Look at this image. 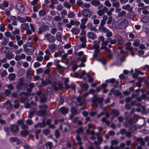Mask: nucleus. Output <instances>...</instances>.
<instances>
[{
  "label": "nucleus",
  "instance_id": "obj_21",
  "mask_svg": "<svg viewBox=\"0 0 149 149\" xmlns=\"http://www.w3.org/2000/svg\"><path fill=\"white\" fill-rule=\"evenodd\" d=\"M1 52L3 54H7L9 52V48L8 47H2L0 49Z\"/></svg>",
  "mask_w": 149,
  "mask_h": 149
},
{
  "label": "nucleus",
  "instance_id": "obj_63",
  "mask_svg": "<svg viewBox=\"0 0 149 149\" xmlns=\"http://www.w3.org/2000/svg\"><path fill=\"white\" fill-rule=\"evenodd\" d=\"M20 31L19 29H16L14 30V31H12V33L14 35H15L16 34H18L19 33Z\"/></svg>",
  "mask_w": 149,
  "mask_h": 149
},
{
  "label": "nucleus",
  "instance_id": "obj_31",
  "mask_svg": "<svg viewBox=\"0 0 149 149\" xmlns=\"http://www.w3.org/2000/svg\"><path fill=\"white\" fill-rule=\"evenodd\" d=\"M48 48L51 52H53L56 49V45L54 43H52L49 46Z\"/></svg>",
  "mask_w": 149,
  "mask_h": 149
},
{
  "label": "nucleus",
  "instance_id": "obj_56",
  "mask_svg": "<svg viewBox=\"0 0 149 149\" xmlns=\"http://www.w3.org/2000/svg\"><path fill=\"white\" fill-rule=\"evenodd\" d=\"M45 145L47 147H49V149H52L53 146L52 143L51 142H47L45 144Z\"/></svg>",
  "mask_w": 149,
  "mask_h": 149
},
{
  "label": "nucleus",
  "instance_id": "obj_15",
  "mask_svg": "<svg viewBox=\"0 0 149 149\" xmlns=\"http://www.w3.org/2000/svg\"><path fill=\"white\" fill-rule=\"evenodd\" d=\"M29 25L31 30L29 28V29L26 31V33L27 35H31L32 34V32H35V27L33 24L30 23Z\"/></svg>",
  "mask_w": 149,
  "mask_h": 149
},
{
  "label": "nucleus",
  "instance_id": "obj_10",
  "mask_svg": "<svg viewBox=\"0 0 149 149\" xmlns=\"http://www.w3.org/2000/svg\"><path fill=\"white\" fill-rule=\"evenodd\" d=\"M52 87L55 91H57L59 89L63 88L62 85L60 83H56V82H53L52 84Z\"/></svg>",
  "mask_w": 149,
  "mask_h": 149
},
{
  "label": "nucleus",
  "instance_id": "obj_29",
  "mask_svg": "<svg viewBox=\"0 0 149 149\" xmlns=\"http://www.w3.org/2000/svg\"><path fill=\"white\" fill-rule=\"evenodd\" d=\"M122 8L125 10H127L130 12L132 10V8L130 6V5L129 4L122 6Z\"/></svg>",
  "mask_w": 149,
  "mask_h": 149
},
{
  "label": "nucleus",
  "instance_id": "obj_39",
  "mask_svg": "<svg viewBox=\"0 0 149 149\" xmlns=\"http://www.w3.org/2000/svg\"><path fill=\"white\" fill-rule=\"evenodd\" d=\"M114 8L113 7L110 8L109 10H108V9L107 8V11H106L107 14L109 16H111L112 13L114 11Z\"/></svg>",
  "mask_w": 149,
  "mask_h": 149
},
{
  "label": "nucleus",
  "instance_id": "obj_49",
  "mask_svg": "<svg viewBox=\"0 0 149 149\" xmlns=\"http://www.w3.org/2000/svg\"><path fill=\"white\" fill-rule=\"evenodd\" d=\"M91 135V139L93 140L95 139L96 138V134H95L94 132L93 131H91L90 132L88 133Z\"/></svg>",
  "mask_w": 149,
  "mask_h": 149
},
{
  "label": "nucleus",
  "instance_id": "obj_52",
  "mask_svg": "<svg viewBox=\"0 0 149 149\" xmlns=\"http://www.w3.org/2000/svg\"><path fill=\"white\" fill-rule=\"evenodd\" d=\"M23 85V84L22 82H19L16 86V87L18 89H21L22 88Z\"/></svg>",
  "mask_w": 149,
  "mask_h": 149
},
{
  "label": "nucleus",
  "instance_id": "obj_28",
  "mask_svg": "<svg viewBox=\"0 0 149 149\" xmlns=\"http://www.w3.org/2000/svg\"><path fill=\"white\" fill-rule=\"evenodd\" d=\"M118 44H121L123 42V40L121 36L119 34H116L114 37Z\"/></svg>",
  "mask_w": 149,
  "mask_h": 149
},
{
  "label": "nucleus",
  "instance_id": "obj_59",
  "mask_svg": "<svg viewBox=\"0 0 149 149\" xmlns=\"http://www.w3.org/2000/svg\"><path fill=\"white\" fill-rule=\"evenodd\" d=\"M46 100V97L44 95H42L40 97V102L42 103L45 102Z\"/></svg>",
  "mask_w": 149,
  "mask_h": 149
},
{
  "label": "nucleus",
  "instance_id": "obj_13",
  "mask_svg": "<svg viewBox=\"0 0 149 149\" xmlns=\"http://www.w3.org/2000/svg\"><path fill=\"white\" fill-rule=\"evenodd\" d=\"M34 51V47L32 45H31L27 48L24 52L27 55H31Z\"/></svg>",
  "mask_w": 149,
  "mask_h": 149
},
{
  "label": "nucleus",
  "instance_id": "obj_8",
  "mask_svg": "<svg viewBox=\"0 0 149 149\" xmlns=\"http://www.w3.org/2000/svg\"><path fill=\"white\" fill-rule=\"evenodd\" d=\"M19 129V126L16 124H11L10 125V129L13 133L16 134L18 132Z\"/></svg>",
  "mask_w": 149,
  "mask_h": 149
},
{
  "label": "nucleus",
  "instance_id": "obj_47",
  "mask_svg": "<svg viewBox=\"0 0 149 149\" xmlns=\"http://www.w3.org/2000/svg\"><path fill=\"white\" fill-rule=\"evenodd\" d=\"M43 133L45 135H47L50 133V130L48 129H45L43 130Z\"/></svg>",
  "mask_w": 149,
  "mask_h": 149
},
{
  "label": "nucleus",
  "instance_id": "obj_36",
  "mask_svg": "<svg viewBox=\"0 0 149 149\" xmlns=\"http://www.w3.org/2000/svg\"><path fill=\"white\" fill-rule=\"evenodd\" d=\"M12 9L13 8L11 7H10L8 8H7L5 10L6 14L7 17H9L10 15V11L12 10Z\"/></svg>",
  "mask_w": 149,
  "mask_h": 149
},
{
  "label": "nucleus",
  "instance_id": "obj_61",
  "mask_svg": "<svg viewBox=\"0 0 149 149\" xmlns=\"http://www.w3.org/2000/svg\"><path fill=\"white\" fill-rule=\"evenodd\" d=\"M23 51V49L22 48H20L19 49H16L14 51V53L16 54H19L21 53Z\"/></svg>",
  "mask_w": 149,
  "mask_h": 149
},
{
  "label": "nucleus",
  "instance_id": "obj_62",
  "mask_svg": "<svg viewBox=\"0 0 149 149\" xmlns=\"http://www.w3.org/2000/svg\"><path fill=\"white\" fill-rule=\"evenodd\" d=\"M71 111L72 113L74 114H77L78 113L77 111L75 108L74 107H72L71 108Z\"/></svg>",
  "mask_w": 149,
  "mask_h": 149
},
{
  "label": "nucleus",
  "instance_id": "obj_57",
  "mask_svg": "<svg viewBox=\"0 0 149 149\" xmlns=\"http://www.w3.org/2000/svg\"><path fill=\"white\" fill-rule=\"evenodd\" d=\"M98 61L101 62L103 65H104L106 63L107 61L104 58H100L98 59Z\"/></svg>",
  "mask_w": 149,
  "mask_h": 149
},
{
  "label": "nucleus",
  "instance_id": "obj_35",
  "mask_svg": "<svg viewBox=\"0 0 149 149\" xmlns=\"http://www.w3.org/2000/svg\"><path fill=\"white\" fill-rule=\"evenodd\" d=\"M51 84V81L50 79H47L45 80L42 81V84L43 86H46L48 84Z\"/></svg>",
  "mask_w": 149,
  "mask_h": 149
},
{
  "label": "nucleus",
  "instance_id": "obj_44",
  "mask_svg": "<svg viewBox=\"0 0 149 149\" xmlns=\"http://www.w3.org/2000/svg\"><path fill=\"white\" fill-rule=\"evenodd\" d=\"M56 38L57 40L61 42V33L59 32H58L56 35Z\"/></svg>",
  "mask_w": 149,
  "mask_h": 149
},
{
  "label": "nucleus",
  "instance_id": "obj_7",
  "mask_svg": "<svg viewBox=\"0 0 149 149\" xmlns=\"http://www.w3.org/2000/svg\"><path fill=\"white\" fill-rule=\"evenodd\" d=\"M45 38L48 42L52 43L55 41V38L50 33H47L45 36Z\"/></svg>",
  "mask_w": 149,
  "mask_h": 149
},
{
  "label": "nucleus",
  "instance_id": "obj_45",
  "mask_svg": "<svg viewBox=\"0 0 149 149\" xmlns=\"http://www.w3.org/2000/svg\"><path fill=\"white\" fill-rule=\"evenodd\" d=\"M93 127L91 124H89L88 125V129L86 130V132L87 133H89L91 131H93Z\"/></svg>",
  "mask_w": 149,
  "mask_h": 149
},
{
  "label": "nucleus",
  "instance_id": "obj_3",
  "mask_svg": "<svg viewBox=\"0 0 149 149\" xmlns=\"http://www.w3.org/2000/svg\"><path fill=\"white\" fill-rule=\"evenodd\" d=\"M108 41H103L101 43V46L100 47L101 49H104L105 52L107 53L108 56L110 58L112 57V54H111L110 50L108 49L107 47L108 45Z\"/></svg>",
  "mask_w": 149,
  "mask_h": 149
},
{
  "label": "nucleus",
  "instance_id": "obj_51",
  "mask_svg": "<svg viewBox=\"0 0 149 149\" xmlns=\"http://www.w3.org/2000/svg\"><path fill=\"white\" fill-rule=\"evenodd\" d=\"M38 125L40 127H46V125L45 120H44L42 123H38Z\"/></svg>",
  "mask_w": 149,
  "mask_h": 149
},
{
  "label": "nucleus",
  "instance_id": "obj_25",
  "mask_svg": "<svg viewBox=\"0 0 149 149\" xmlns=\"http://www.w3.org/2000/svg\"><path fill=\"white\" fill-rule=\"evenodd\" d=\"M82 14L84 17H89L91 14V12L88 10H85L82 11Z\"/></svg>",
  "mask_w": 149,
  "mask_h": 149
},
{
  "label": "nucleus",
  "instance_id": "obj_53",
  "mask_svg": "<svg viewBox=\"0 0 149 149\" xmlns=\"http://www.w3.org/2000/svg\"><path fill=\"white\" fill-rule=\"evenodd\" d=\"M86 76L88 78V81L89 82L91 83L93 81V79L90 76L89 72H88L86 74Z\"/></svg>",
  "mask_w": 149,
  "mask_h": 149
},
{
  "label": "nucleus",
  "instance_id": "obj_6",
  "mask_svg": "<svg viewBox=\"0 0 149 149\" xmlns=\"http://www.w3.org/2000/svg\"><path fill=\"white\" fill-rule=\"evenodd\" d=\"M144 83L147 86L149 90V80L146 79L144 81ZM148 95V97L149 98V91L146 93V95L143 94L142 95L141 97H138L137 98V100L138 101H140L141 100L142 98H145L147 97Z\"/></svg>",
  "mask_w": 149,
  "mask_h": 149
},
{
  "label": "nucleus",
  "instance_id": "obj_22",
  "mask_svg": "<svg viewBox=\"0 0 149 149\" xmlns=\"http://www.w3.org/2000/svg\"><path fill=\"white\" fill-rule=\"evenodd\" d=\"M81 89L79 90V92L81 93L83 91H86L88 87V84L86 83H84L82 86H81Z\"/></svg>",
  "mask_w": 149,
  "mask_h": 149
},
{
  "label": "nucleus",
  "instance_id": "obj_64",
  "mask_svg": "<svg viewBox=\"0 0 149 149\" xmlns=\"http://www.w3.org/2000/svg\"><path fill=\"white\" fill-rule=\"evenodd\" d=\"M8 42L6 38L3 39L1 42V45H7Z\"/></svg>",
  "mask_w": 149,
  "mask_h": 149
},
{
  "label": "nucleus",
  "instance_id": "obj_2",
  "mask_svg": "<svg viewBox=\"0 0 149 149\" xmlns=\"http://www.w3.org/2000/svg\"><path fill=\"white\" fill-rule=\"evenodd\" d=\"M131 103L132 105H136V106H139L136 109V111L139 112L141 111L142 114H145L146 113L147 111L146 110V107L144 106L141 105L139 103L136 104L135 102L134 101H132Z\"/></svg>",
  "mask_w": 149,
  "mask_h": 149
},
{
  "label": "nucleus",
  "instance_id": "obj_24",
  "mask_svg": "<svg viewBox=\"0 0 149 149\" xmlns=\"http://www.w3.org/2000/svg\"><path fill=\"white\" fill-rule=\"evenodd\" d=\"M26 58V55L24 54H22L20 55H16L15 58L16 61H19L22 59H24Z\"/></svg>",
  "mask_w": 149,
  "mask_h": 149
},
{
  "label": "nucleus",
  "instance_id": "obj_58",
  "mask_svg": "<svg viewBox=\"0 0 149 149\" xmlns=\"http://www.w3.org/2000/svg\"><path fill=\"white\" fill-rule=\"evenodd\" d=\"M108 40L110 42V43L111 44H114L117 43V40H116L114 39L111 40V38H109L108 39Z\"/></svg>",
  "mask_w": 149,
  "mask_h": 149
},
{
  "label": "nucleus",
  "instance_id": "obj_38",
  "mask_svg": "<svg viewBox=\"0 0 149 149\" xmlns=\"http://www.w3.org/2000/svg\"><path fill=\"white\" fill-rule=\"evenodd\" d=\"M132 43L130 42H128L126 44V47L125 48L127 50L131 51L133 49L132 47H131Z\"/></svg>",
  "mask_w": 149,
  "mask_h": 149
},
{
  "label": "nucleus",
  "instance_id": "obj_41",
  "mask_svg": "<svg viewBox=\"0 0 149 149\" xmlns=\"http://www.w3.org/2000/svg\"><path fill=\"white\" fill-rule=\"evenodd\" d=\"M77 100L78 102L79 103V104L80 106H81L83 104V103L85 102V99H82L80 97H78L77 98Z\"/></svg>",
  "mask_w": 149,
  "mask_h": 149
},
{
  "label": "nucleus",
  "instance_id": "obj_19",
  "mask_svg": "<svg viewBox=\"0 0 149 149\" xmlns=\"http://www.w3.org/2000/svg\"><path fill=\"white\" fill-rule=\"evenodd\" d=\"M47 29V27L46 26L42 25L39 28L38 33L39 34H41L44 31H46Z\"/></svg>",
  "mask_w": 149,
  "mask_h": 149
},
{
  "label": "nucleus",
  "instance_id": "obj_12",
  "mask_svg": "<svg viewBox=\"0 0 149 149\" xmlns=\"http://www.w3.org/2000/svg\"><path fill=\"white\" fill-rule=\"evenodd\" d=\"M16 6L20 12L23 13L24 11V7L23 4L20 3H17L16 4Z\"/></svg>",
  "mask_w": 149,
  "mask_h": 149
},
{
  "label": "nucleus",
  "instance_id": "obj_11",
  "mask_svg": "<svg viewBox=\"0 0 149 149\" xmlns=\"http://www.w3.org/2000/svg\"><path fill=\"white\" fill-rule=\"evenodd\" d=\"M100 133H96V135L98 141H95L94 142V143L96 146L97 149H99L100 148L98 145L101 142L102 140V138L100 136Z\"/></svg>",
  "mask_w": 149,
  "mask_h": 149
},
{
  "label": "nucleus",
  "instance_id": "obj_20",
  "mask_svg": "<svg viewBox=\"0 0 149 149\" xmlns=\"http://www.w3.org/2000/svg\"><path fill=\"white\" fill-rule=\"evenodd\" d=\"M109 113H106L105 114V117L103 118L101 120L103 123H104L107 125H109L110 123V122L108 120H107V118L109 117Z\"/></svg>",
  "mask_w": 149,
  "mask_h": 149
},
{
  "label": "nucleus",
  "instance_id": "obj_17",
  "mask_svg": "<svg viewBox=\"0 0 149 149\" xmlns=\"http://www.w3.org/2000/svg\"><path fill=\"white\" fill-rule=\"evenodd\" d=\"M107 8L105 6L103 7L102 9H99L97 12V14L99 16H102L104 14L106 11H107Z\"/></svg>",
  "mask_w": 149,
  "mask_h": 149
},
{
  "label": "nucleus",
  "instance_id": "obj_50",
  "mask_svg": "<svg viewBox=\"0 0 149 149\" xmlns=\"http://www.w3.org/2000/svg\"><path fill=\"white\" fill-rule=\"evenodd\" d=\"M70 23L72 25H75L76 26H78L79 25L80 23L79 22L77 21L71 20Z\"/></svg>",
  "mask_w": 149,
  "mask_h": 149
},
{
  "label": "nucleus",
  "instance_id": "obj_18",
  "mask_svg": "<svg viewBox=\"0 0 149 149\" xmlns=\"http://www.w3.org/2000/svg\"><path fill=\"white\" fill-rule=\"evenodd\" d=\"M101 31L106 33V35L107 37H110L112 36V32L107 28H104Z\"/></svg>",
  "mask_w": 149,
  "mask_h": 149
},
{
  "label": "nucleus",
  "instance_id": "obj_43",
  "mask_svg": "<svg viewBox=\"0 0 149 149\" xmlns=\"http://www.w3.org/2000/svg\"><path fill=\"white\" fill-rule=\"evenodd\" d=\"M19 101L18 100H15L14 101V104L13 107L15 109H17L19 108L20 104L19 103Z\"/></svg>",
  "mask_w": 149,
  "mask_h": 149
},
{
  "label": "nucleus",
  "instance_id": "obj_40",
  "mask_svg": "<svg viewBox=\"0 0 149 149\" xmlns=\"http://www.w3.org/2000/svg\"><path fill=\"white\" fill-rule=\"evenodd\" d=\"M29 134V132L27 130H23L21 131L20 134L23 137H26Z\"/></svg>",
  "mask_w": 149,
  "mask_h": 149
},
{
  "label": "nucleus",
  "instance_id": "obj_27",
  "mask_svg": "<svg viewBox=\"0 0 149 149\" xmlns=\"http://www.w3.org/2000/svg\"><path fill=\"white\" fill-rule=\"evenodd\" d=\"M128 24L127 20H125L121 21L119 24V26H121L120 28H125L127 27Z\"/></svg>",
  "mask_w": 149,
  "mask_h": 149
},
{
  "label": "nucleus",
  "instance_id": "obj_4",
  "mask_svg": "<svg viewBox=\"0 0 149 149\" xmlns=\"http://www.w3.org/2000/svg\"><path fill=\"white\" fill-rule=\"evenodd\" d=\"M39 108L40 110L37 111V115L41 116H44L46 113L47 108V106L46 105L44 104L43 105H39Z\"/></svg>",
  "mask_w": 149,
  "mask_h": 149
},
{
  "label": "nucleus",
  "instance_id": "obj_14",
  "mask_svg": "<svg viewBox=\"0 0 149 149\" xmlns=\"http://www.w3.org/2000/svg\"><path fill=\"white\" fill-rule=\"evenodd\" d=\"M118 143V141L116 140H112L111 141V145L110 146V149H119V147L113 146L114 145H116ZM125 149H130L129 147L125 148Z\"/></svg>",
  "mask_w": 149,
  "mask_h": 149
},
{
  "label": "nucleus",
  "instance_id": "obj_1",
  "mask_svg": "<svg viewBox=\"0 0 149 149\" xmlns=\"http://www.w3.org/2000/svg\"><path fill=\"white\" fill-rule=\"evenodd\" d=\"M93 46L94 49H95L94 52H93V56L94 58H97L98 57V54L100 52V42L95 40L93 41Z\"/></svg>",
  "mask_w": 149,
  "mask_h": 149
},
{
  "label": "nucleus",
  "instance_id": "obj_30",
  "mask_svg": "<svg viewBox=\"0 0 149 149\" xmlns=\"http://www.w3.org/2000/svg\"><path fill=\"white\" fill-rule=\"evenodd\" d=\"M106 22L102 20L101 21L100 23V26H99L98 29L101 31L103 30L104 28H106L104 26V25L105 24Z\"/></svg>",
  "mask_w": 149,
  "mask_h": 149
},
{
  "label": "nucleus",
  "instance_id": "obj_32",
  "mask_svg": "<svg viewBox=\"0 0 149 149\" xmlns=\"http://www.w3.org/2000/svg\"><path fill=\"white\" fill-rule=\"evenodd\" d=\"M71 31L72 33L75 35L78 34L80 31L79 29L77 27L72 28Z\"/></svg>",
  "mask_w": 149,
  "mask_h": 149
},
{
  "label": "nucleus",
  "instance_id": "obj_9",
  "mask_svg": "<svg viewBox=\"0 0 149 149\" xmlns=\"http://www.w3.org/2000/svg\"><path fill=\"white\" fill-rule=\"evenodd\" d=\"M61 16L60 17L59 16H55L54 18V20L55 22H60L61 20L62 19H63L65 18V11L63 10L61 13Z\"/></svg>",
  "mask_w": 149,
  "mask_h": 149
},
{
  "label": "nucleus",
  "instance_id": "obj_26",
  "mask_svg": "<svg viewBox=\"0 0 149 149\" xmlns=\"http://www.w3.org/2000/svg\"><path fill=\"white\" fill-rule=\"evenodd\" d=\"M9 5L8 2L6 1H3V4H0V8L3 10H4L6 7H8Z\"/></svg>",
  "mask_w": 149,
  "mask_h": 149
},
{
  "label": "nucleus",
  "instance_id": "obj_60",
  "mask_svg": "<svg viewBox=\"0 0 149 149\" xmlns=\"http://www.w3.org/2000/svg\"><path fill=\"white\" fill-rule=\"evenodd\" d=\"M112 6L115 8H118L120 6L119 3L118 1H116L112 3Z\"/></svg>",
  "mask_w": 149,
  "mask_h": 149
},
{
  "label": "nucleus",
  "instance_id": "obj_33",
  "mask_svg": "<svg viewBox=\"0 0 149 149\" xmlns=\"http://www.w3.org/2000/svg\"><path fill=\"white\" fill-rule=\"evenodd\" d=\"M21 28L24 30L27 31L29 29V26L27 23H23L21 25Z\"/></svg>",
  "mask_w": 149,
  "mask_h": 149
},
{
  "label": "nucleus",
  "instance_id": "obj_5",
  "mask_svg": "<svg viewBox=\"0 0 149 149\" xmlns=\"http://www.w3.org/2000/svg\"><path fill=\"white\" fill-rule=\"evenodd\" d=\"M103 97L98 98L95 97L92 102V105L94 107H97L99 104H100L103 101Z\"/></svg>",
  "mask_w": 149,
  "mask_h": 149
},
{
  "label": "nucleus",
  "instance_id": "obj_46",
  "mask_svg": "<svg viewBox=\"0 0 149 149\" xmlns=\"http://www.w3.org/2000/svg\"><path fill=\"white\" fill-rule=\"evenodd\" d=\"M91 3L93 5L97 6L100 5V2L98 0H93L91 2Z\"/></svg>",
  "mask_w": 149,
  "mask_h": 149
},
{
  "label": "nucleus",
  "instance_id": "obj_48",
  "mask_svg": "<svg viewBox=\"0 0 149 149\" xmlns=\"http://www.w3.org/2000/svg\"><path fill=\"white\" fill-rule=\"evenodd\" d=\"M140 43V42L139 39H136L134 40L133 45L134 46H138Z\"/></svg>",
  "mask_w": 149,
  "mask_h": 149
},
{
  "label": "nucleus",
  "instance_id": "obj_37",
  "mask_svg": "<svg viewBox=\"0 0 149 149\" xmlns=\"http://www.w3.org/2000/svg\"><path fill=\"white\" fill-rule=\"evenodd\" d=\"M141 21L143 23H147L149 22V15L143 17L141 18Z\"/></svg>",
  "mask_w": 149,
  "mask_h": 149
},
{
  "label": "nucleus",
  "instance_id": "obj_34",
  "mask_svg": "<svg viewBox=\"0 0 149 149\" xmlns=\"http://www.w3.org/2000/svg\"><path fill=\"white\" fill-rule=\"evenodd\" d=\"M16 77V75L15 73H11L9 74L8 78L10 81H13Z\"/></svg>",
  "mask_w": 149,
  "mask_h": 149
},
{
  "label": "nucleus",
  "instance_id": "obj_16",
  "mask_svg": "<svg viewBox=\"0 0 149 149\" xmlns=\"http://www.w3.org/2000/svg\"><path fill=\"white\" fill-rule=\"evenodd\" d=\"M69 81V79L68 78H66V89L71 88L72 89H74L75 87V84L72 83L70 84H67L66 83Z\"/></svg>",
  "mask_w": 149,
  "mask_h": 149
},
{
  "label": "nucleus",
  "instance_id": "obj_54",
  "mask_svg": "<svg viewBox=\"0 0 149 149\" xmlns=\"http://www.w3.org/2000/svg\"><path fill=\"white\" fill-rule=\"evenodd\" d=\"M136 139L137 141L140 142V144L141 146H143L145 144V143L143 141V139L142 138H136Z\"/></svg>",
  "mask_w": 149,
  "mask_h": 149
},
{
  "label": "nucleus",
  "instance_id": "obj_42",
  "mask_svg": "<svg viewBox=\"0 0 149 149\" xmlns=\"http://www.w3.org/2000/svg\"><path fill=\"white\" fill-rule=\"evenodd\" d=\"M4 105L9 108H11L13 106L12 104L10 102L9 100H7L4 103Z\"/></svg>",
  "mask_w": 149,
  "mask_h": 149
},
{
  "label": "nucleus",
  "instance_id": "obj_55",
  "mask_svg": "<svg viewBox=\"0 0 149 149\" xmlns=\"http://www.w3.org/2000/svg\"><path fill=\"white\" fill-rule=\"evenodd\" d=\"M6 58L10 60L13 58V56L12 54L11 53H9L5 54Z\"/></svg>",
  "mask_w": 149,
  "mask_h": 149
},
{
  "label": "nucleus",
  "instance_id": "obj_23",
  "mask_svg": "<svg viewBox=\"0 0 149 149\" xmlns=\"http://www.w3.org/2000/svg\"><path fill=\"white\" fill-rule=\"evenodd\" d=\"M119 111L116 110H113L111 112V114L112 116L111 120H113V118L116 117L119 114Z\"/></svg>",
  "mask_w": 149,
  "mask_h": 149
}]
</instances>
